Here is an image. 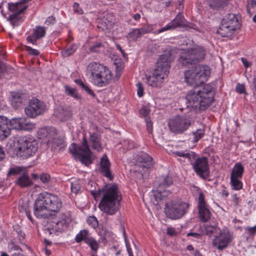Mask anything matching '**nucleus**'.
Wrapping results in <instances>:
<instances>
[{"label":"nucleus","instance_id":"nucleus-1","mask_svg":"<svg viewBox=\"0 0 256 256\" xmlns=\"http://www.w3.org/2000/svg\"><path fill=\"white\" fill-rule=\"evenodd\" d=\"M90 193L96 200L102 196L98 208L106 214L114 215L119 210L121 198L116 185L106 186L102 190L90 191Z\"/></svg>","mask_w":256,"mask_h":256},{"label":"nucleus","instance_id":"nucleus-2","mask_svg":"<svg viewBox=\"0 0 256 256\" xmlns=\"http://www.w3.org/2000/svg\"><path fill=\"white\" fill-rule=\"evenodd\" d=\"M214 96L213 88L210 84L196 87L186 95L187 106L196 111L205 110L212 104Z\"/></svg>","mask_w":256,"mask_h":256},{"label":"nucleus","instance_id":"nucleus-3","mask_svg":"<svg viewBox=\"0 0 256 256\" xmlns=\"http://www.w3.org/2000/svg\"><path fill=\"white\" fill-rule=\"evenodd\" d=\"M62 206V200L58 196L48 192L40 193L34 202V214L38 218H46L52 215V212H58Z\"/></svg>","mask_w":256,"mask_h":256},{"label":"nucleus","instance_id":"nucleus-4","mask_svg":"<svg viewBox=\"0 0 256 256\" xmlns=\"http://www.w3.org/2000/svg\"><path fill=\"white\" fill-rule=\"evenodd\" d=\"M122 68L116 66L114 77H112L111 71L106 66L92 62L86 68L87 74L91 79L92 82L99 87H104L108 85L112 80L114 82L118 80L121 76Z\"/></svg>","mask_w":256,"mask_h":256},{"label":"nucleus","instance_id":"nucleus-5","mask_svg":"<svg viewBox=\"0 0 256 256\" xmlns=\"http://www.w3.org/2000/svg\"><path fill=\"white\" fill-rule=\"evenodd\" d=\"M170 62V54H162L157 60L155 68L152 75L146 77L148 85L155 88H160L167 78L169 72Z\"/></svg>","mask_w":256,"mask_h":256},{"label":"nucleus","instance_id":"nucleus-6","mask_svg":"<svg viewBox=\"0 0 256 256\" xmlns=\"http://www.w3.org/2000/svg\"><path fill=\"white\" fill-rule=\"evenodd\" d=\"M210 74V68L207 66H192L185 71L184 81L189 86H198L206 81Z\"/></svg>","mask_w":256,"mask_h":256},{"label":"nucleus","instance_id":"nucleus-7","mask_svg":"<svg viewBox=\"0 0 256 256\" xmlns=\"http://www.w3.org/2000/svg\"><path fill=\"white\" fill-rule=\"evenodd\" d=\"M172 154L174 156H180L186 158L190 162L196 160L192 164V167L196 174L202 178L206 179L209 176L208 165L206 158H196V154L192 152L176 151Z\"/></svg>","mask_w":256,"mask_h":256},{"label":"nucleus","instance_id":"nucleus-8","mask_svg":"<svg viewBox=\"0 0 256 256\" xmlns=\"http://www.w3.org/2000/svg\"><path fill=\"white\" fill-rule=\"evenodd\" d=\"M205 54V50L202 47H194L182 52L178 59L179 64L182 66L195 64L203 60Z\"/></svg>","mask_w":256,"mask_h":256},{"label":"nucleus","instance_id":"nucleus-9","mask_svg":"<svg viewBox=\"0 0 256 256\" xmlns=\"http://www.w3.org/2000/svg\"><path fill=\"white\" fill-rule=\"evenodd\" d=\"M82 140V146H78L73 143L70 145L69 149L70 153L78 157L82 163L88 166L92 163V152L85 136H83Z\"/></svg>","mask_w":256,"mask_h":256},{"label":"nucleus","instance_id":"nucleus-10","mask_svg":"<svg viewBox=\"0 0 256 256\" xmlns=\"http://www.w3.org/2000/svg\"><path fill=\"white\" fill-rule=\"evenodd\" d=\"M189 208V204L185 202H178L172 200L165 205L164 212L166 216L172 220L181 218Z\"/></svg>","mask_w":256,"mask_h":256},{"label":"nucleus","instance_id":"nucleus-11","mask_svg":"<svg viewBox=\"0 0 256 256\" xmlns=\"http://www.w3.org/2000/svg\"><path fill=\"white\" fill-rule=\"evenodd\" d=\"M192 118L189 116L178 115L168 120L170 130L175 134H181L186 131L192 124Z\"/></svg>","mask_w":256,"mask_h":256},{"label":"nucleus","instance_id":"nucleus-12","mask_svg":"<svg viewBox=\"0 0 256 256\" xmlns=\"http://www.w3.org/2000/svg\"><path fill=\"white\" fill-rule=\"evenodd\" d=\"M32 0H20L19 2L15 3H8V9L10 11L13 12L10 15L8 20L14 28L18 26V22L20 19L19 15L22 13L28 8L26 4Z\"/></svg>","mask_w":256,"mask_h":256},{"label":"nucleus","instance_id":"nucleus-13","mask_svg":"<svg viewBox=\"0 0 256 256\" xmlns=\"http://www.w3.org/2000/svg\"><path fill=\"white\" fill-rule=\"evenodd\" d=\"M19 156L23 158H26L32 156L38 150V144L34 141H32L26 138H22L18 141Z\"/></svg>","mask_w":256,"mask_h":256},{"label":"nucleus","instance_id":"nucleus-14","mask_svg":"<svg viewBox=\"0 0 256 256\" xmlns=\"http://www.w3.org/2000/svg\"><path fill=\"white\" fill-rule=\"evenodd\" d=\"M46 110V106L42 102L37 98L31 100L28 106L25 108L26 114L30 118L36 116L43 114Z\"/></svg>","mask_w":256,"mask_h":256},{"label":"nucleus","instance_id":"nucleus-15","mask_svg":"<svg viewBox=\"0 0 256 256\" xmlns=\"http://www.w3.org/2000/svg\"><path fill=\"white\" fill-rule=\"evenodd\" d=\"M232 240V236L228 230L221 231L218 236H215L212 245L215 248L221 251L226 248Z\"/></svg>","mask_w":256,"mask_h":256},{"label":"nucleus","instance_id":"nucleus-16","mask_svg":"<svg viewBox=\"0 0 256 256\" xmlns=\"http://www.w3.org/2000/svg\"><path fill=\"white\" fill-rule=\"evenodd\" d=\"M11 128L18 130H32L36 128V124L24 117L14 118L8 120Z\"/></svg>","mask_w":256,"mask_h":256},{"label":"nucleus","instance_id":"nucleus-17","mask_svg":"<svg viewBox=\"0 0 256 256\" xmlns=\"http://www.w3.org/2000/svg\"><path fill=\"white\" fill-rule=\"evenodd\" d=\"M154 164L152 158L146 153L139 154L136 158V166L139 167L140 172H144L150 168Z\"/></svg>","mask_w":256,"mask_h":256},{"label":"nucleus","instance_id":"nucleus-18","mask_svg":"<svg viewBox=\"0 0 256 256\" xmlns=\"http://www.w3.org/2000/svg\"><path fill=\"white\" fill-rule=\"evenodd\" d=\"M198 208L200 220L202 222L208 221L210 217V212L204 201V195L202 192L198 196Z\"/></svg>","mask_w":256,"mask_h":256},{"label":"nucleus","instance_id":"nucleus-19","mask_svg":"<svg viewBox=\"0 0 256 256\" xmlns=\"http://www.w3.org/2000/svg\"><path fill=\"white\" fill-rule=\"evenodd\" d=\"M11 96V104L14 108H18L23 106L28 102V98L26 96L22 93L12 92Z\"/></svg>","mask_w":256,"mask_h":256},{"label":"nucleus","instance_id":"nucleus-20","mask_svg":"<svg viewBox=\"0 0 256 256\" xmlns=\"http://www.w3.org/2000/svg\"><path fill=\"white\" fill-rule=\"evenodd\" d=\"M11 130L8 126V120L7 118L0 116V140H3L10 134Z\"/></svg>","mask_w":256,"mask_h":256},{"label":"nucleus","instance_id":"nucleus-21","mask_svg":"<svg viewBox=\"0 0 256 256\" xmlns=\"http://www.w3.org/2000/svg\"><path fill=\"white\" fill-rule=\"evenodd\" d=\"M114 24L112 17L110 16H106L98 21L97 28L106 32L107 30L113 27Z\"/></svg>","mask_w":256,"mask_h":256},{"label":"nucleus","instance_id":"nucleus-22","mask_svg":"<svg viewBox=\"0 0 256 256\" xmlns=\"http://www.w3.org/2000/svg\"><path fill=\"white\" fill-rule=\"evenodd\" d=\"M100 165L101 173L106 177L112 180V176L110 170V163L106 154L100 158Z\"/></svg>","mask_w":256,"mask_h":256},{"label":"nucleus","instance_id":"nucleus-23","mask_svg":"<svg viewBox=\"0 0 256 256\" xmlns=\"http://www.w3.org/2000/svg\"><path fill=\"white\" fill-rule=\"evenodd\" d=\"M15 184L22 188H24L32 186L33 182L30 178L28 173L25 172L18 176L17 179L15 180Z\"/></svg>","mask_w":256,"mask_h":256},{"label":"nucleus","instance_id":"nucleus-24","mask_svg":"<svg viewBox=\"0 0 256 256\" xmlns=\"http://www.w3.org/2000/svg\"><path fill=\"white\" fill-rule=\"evenodd\" d=\"M222 22L226 24V25H228L230 28H232L233 30L234 31L240 28L238 19L236 15L233 14H228L226 18L222 20Z\"/></svg>","mask_w":256,"mask_h":256},{"label":"nucleus","instance_id":"nucleus-25","mask_svg":"<svg viewBox=\"0 0 256 256\" xmlns=\"http://www.w3.org/2000/svg\"><path fill=\"white\" fill-rule=\"evenodd\" d=\"M55 114L60 121H66L70 118L72 114L67 108L58 106L55 112Z\"/></svg>","mask_w":256,"mask_h":256},{"label":"nucleus","instance_id":"nucleus-26","mask_svg":"<svg viewBox=\"0 0 256 256\" xmlns=\"http://www.w3.org/2000/svg\"><path fill=\"white\" fill-rule=\"evenodd\" d=\"M90 142L92 148L98 152L102 149L100 142V136L96 133H92L90 135Z\"/></svg>","mask_w":256,"mask_h":256},{"label":"nucleus","instance_id":"nucleus-27","mask_svg":"<svg viewBox=\"0 0 256 256\" xmlns=\"http://www.w3.org/2000/svg\"><path fill=\"white\" fill-rule=\"evenodd\" d=\"M234 32L232 28H230V26L228 27V25L222 22V24L216 32L222 37H227L232 36Z\"/></svg>","mask_w":256,"mask_h":256},{"label":"nucleus","instance_id":"nucleus-28","mask_svg":"<svg viewBox=\"0 0 256 256\" xmlns=\"http://www.w3.org/2000/svg\"><path fill=\"white\" fill-rule=\"evenodd\" d=\"M55 133V130L53 128H42L38 131V138L42 139L44 138H52V134Z\"/></svg>","mask_w":256,"mask_h":256},{"label":"nucleus","instance_id":"nucleus-29","mask_svg":"<svg viewBox=\"0 0 256 256\" xmlns=\"http://www.w3.org/2000/svg\"><path fill=\"white\" fill-rule=\"evenodd\" d=\"M47 142L48 144H52V146L55 148L58 147L60 150L65 146L64 140L59 136L52 138V140L48 139Z\"/></svg>","mask_w":256,"mask_h":256},{"label":"nucleus","instance_id":"nucleus-30","mask_svg":"<svg viewBox=\"0 0 256 256\" xmlns=\"http://www.w3.org/2000/svg\"><path fill=\"white\" fill-rule=\"evenodd\" d=\"M244 171V168L240 163H236L231 172L230 176L233 178H242Z\"/></svg>","mask_w":256,"mask_h":256},{"label":"nucleus","instance_id":"nucleus-31","mask_svg":"<svg viewBox=\"0 0 256 256\" xmlns=\"http://www.w3.org/2000/svg\"><path fill=\"white\" fill-rule=\"evenodd\" d=\"M172 184V179L171 176H165L163 178L162 182L158 184V192L160 194L162 192V188L168 186Z\"/></svg>","mask_w":256,"mask_h":256},{"label":"nucleus","instance_id":"nucleus-32","mask_svg":"<svg viewBox=\"0 0 256 256\" xmlns=\"http://www.w3.org/2000/svg\"><path fill=\"white\" fill-rule=\"evenodd\" d=\"M174 28L180 26L184 24L185 20L183 16L178 14L176 17L170 22Z\"/></svg>","mask_w":256,"mask_h":256},{"label":"nucleus","instance_id":"nucleus-33","mask_svg":"<svg viewBox=\"0 0 256 256\" xmlns=\"http://www.w3.org/2000/svg\"><path fill=\"white\" fill-rule=\"evenodd\" d=\"M89 232L86 230H81L76 236L75 241L79 243L82 240H84L86 242V240L88 238Z\"/></svg>","mask_w":256,"mask_h":256},{"label":"nucleus","instance_id":"nucleus-34","mask_svg":"<svg viewBox=\"0 0 256 256\" xmlns=\"http://www.w3.org/2000/svg\"><path fill=\"white\" fill-rule=\"evenodd\" d=\"M85 242L90 248L92 250L95 252L98 250L99 248V244L92 237H88V238H86Z\"/></svg>","mask_w":256,"mask_h":256},{"label":"nucleus","instance_id":"nucleus-35","mask_svg":"<svg viewBox=\"0 0 256 256\" xmlns=\"http://www.w3.org/2000/svg\"><path fill=\"white\" fill-rule=\"evenodd\" d=\"M240 178H233L230 176V184L232 188L235 190H240L242 188V184L240 180Z\"/></svg>","mask_w":256,"mask_h":256},{"label":"nucleus","instance_id":"nucleus-36","mask_svg":"<svg viewBox=\"0 0 256 256\" xmlns=\"http://www.w3.org/2000/svg\"><path fill=\"white\" fill-rule=\"evenodd\" d=\"M64 88L67 94L72 96L76 100H79L80 98V95L78 94L76 88H72L68 86H66Z\"/></svg>","mask_w":256,"mask_h":256},{"label":"nucleus","instance_id":"nucleus-37","mask_svg":"<svg viewBox=\"0 0 256 256\" xmlns=\"http://www.w3.org/2000/svg\"><path fill=\"white\" fill-rule=\"evenodd\" d=\"M53 228L57 232H61L64 228H66L67 223L64 220L54 222Z\"/></svg>","mask_w":256,"mask_h":256},{"label":"nucleus","instance_id":"nucleus-38","mask_svg":"<svg viewBox=\"0 0 256 256\" xmlns=\"http://www.w3.org/2000/svg\"><path fill=\"white\" fill-rule=\"evenodd\" d=\"M26 171L24 170L20 166H16L14 168H12L10 169L8 172V176H18L22 174Z\"/></svg>","mask_w":256,"mask_h":256},{"label":"nucleus","instance_id":"nucleus-39","mask_svg":"<svg viewBox=\"0 0 256 256\" xmlns=\"http://www.w3.org/2000/svg\"><path fill=\"white\" fill-rule=\"evenodd\" d=\"M74 82L80 86L82 89L85 90L88 94L93 97L95 96L96 95L94 92L90 90L87 85L85 84L82 80L80 79H76L74 80Z\"/></svg>","mask_w":256,"mask_h":256},{"label":"nucleus","instance_id":"nucleus-40","mask_svg":"<svg viewBox=\"0 0 256 256\" xmlns=\"http://www.w3.org/2000/svg\"><path fill=\"white\" fill-rule=\"evenodd\" d=\"M46 34L45 28L42 26H36L34 30L33 36L36 38H40L44 37Z\"/></svg>","mask_w":256,"mask_h":256},{"label":"nucleus","instance_id":"nucleus-41","mask_svg":"<svg viewBox=\"0 0 256 256\" xmlns=\"http://www.w3.org/2000/svg\"><path fill=\"white\" fill-rule=\"evenodd\" d=\"M219 228L216 226L206 224L204 226V231L207 235L211 236L213 233H218L220 232Z\"/></svg>","mask_w":256,"mask_h":256},{"label":"nucleus","instance_id":"nucleus-42","mask_svg":"<svg viewBox=\"0 0 256 256\" xmlns=\"http://www.w3.org/2000/svg\"><path fill=\"white\" fill-rule=\"evenodd\" d=\"M104 48V46L102 42H96L90 46L89 50L92 52H99Z\"/></svg>","mask_w":256,"mask_h":256},{"label":"nucleus","instance_id":"nucleus-43","mask_svg":"<svg viewBox=\"0 0 256 256\" xmlns=\"http://www.w3.org/2000/svg\"><path fill=\"white\" fill-rule=\"evenodd\" d=\"M141 36L138 28H134L128 34V38L130 40L136 41Z\"/></svg>","mask_w":256,"mask_h":256},{"label":"nucleus","instance_id":"nucleus-44","mask_svg":"<svg viewBox=\"0 0 256 256\" xmlns=\"http://www.w3.org/2000/svg\"><path fill=\"white\" fill-rule=\"evenodd\" d=\"M210 6L214 9H218L224 3V0H209Z\"/></svg>","mask_w":256,"mask_h":256},{"label":"nucleus","instance_id":"nucleus-45","mask_svg":"<svg viewBox=\"0 0 256 256\" xmlns=\"http://www.w3.org/2000/svg\"><path fill=\"white\" fill-rule=\"evenodd\" d=\"M81 189V186L78 180H74L71 182V191L72 192L76 194Z\"/></svg>","mask_w":256,"mask_h":256},{"label":"nucleus","instance_id":"nucleus-46","mask_svg":"<svg viewBox=\"0 0 256 256\" xmlns=\"http://www.w3.org/2000/svg\"><path fill=\"white\" fill-rule=\"evenodd\" d=\"M88 225L92 226L94 228H96L98 226V222L96 218L94 216H90L86 220Z\"/></svg>","mask_w":256,"mask_h":256},{"label":"nucleus","instance_id":"nucleus-47","mask_svg":"<svg viewBox=\"0 0 256 256\" xmlns=\"http://www.w3.org/2000/svg\"><path fill=\"white\" fill-rule=\"evenodd\" d=\"M75 51V48L72 46H70L62 51V54L64 57H68L73 54Z\"/></svg>","mask_w":256,"mask_h":256},{"label":"nucleus","instance_id":"nucleus-48","mask_svg":"<svg viewBox=\"0 0 256 256\" xmlns=\"http://www.w3.org/2000/svg\"><path fill=\"white\" fill-rule=\"evenodd\" d=\"M152 26H148L146 27L138 28L141 36L144 34L150 33L152 31Z\"/></svg>","mask_w":256,"mask_h":256},{"label":"nucleus","instance_id":"nucleus-49","mask_svg":"<svg viewBox=\"0 0 256 256\" xmlns=\"http://www.w3.org/2000/svg\"><path fill=\"white\" fill-rule=\"evenodd\" d=\"M194 135V141L197 142L204 135V132L200 130H197L195 132H193Z\"/></svg>","mask_w":256,"mask_h":256},{"label":"nucleus","instance_id":"nucleus-50","mask_svg":"<svg viewBox=\"0 0 256 256\" xmlns=\"http://www.w3.org/2000/svg\"><path fill=\"white\" fill-rule=\"evenodd\" d=\"M26 50L29 54L32 56H38L40 54V52L38 50L32 48L28 46H26Z\"/></svg>","mask_w":256,"mask_h":256},{"label":"nucleus","instance_id":"nucleus-51","mask_svg":"<svg viewBox=\"0 0 256 256\" xmlns=\"http://www.w3.org/2000/svg\"><path fill=\"white\" fill-rule=\"evenodd\" d=\"M40 178L44 184H46L50 180V176L48 174L43 173L40 176Z\"/></svg>","mask_w":256,"mask_h":256},{"label":"nucleus","instance_id":"nucleus-52","mask_svg":"<svg viewBox=\"0 0 256 256\" xmlns=\"http://www.w3.org/2000/svg\"><path fill=\"white\" fill-rule=\"evenodd\" d=\"M146 130L148 133L151 134L152 132V124L149 118H146Z\"/></svg>","mask_w":256,"mask_h":256},{"label":"nucleus","instance_id":"nucleus-53","mask_svg":"<svg viewBox=\"0 0 256 256\" xmlns=\"http://www.w3.org/2000/svg\"><path fill=\"white\" fill-rule=\"evenodd\" d=\"M136 86L138 88V92H137L138 95L140 97H141L143 96V94H144V92H143L144 88H143L142 84L141 82H138Z\"/></svg>","mask_w":256,"mask_h":256},{"label":"nucleus","instance_id":"nucleus-54","mask_svg":"<svg viewBox=\"0 0 256 256\" xmlns=\"http://www.w3.org/2000/svg\"><path fill=\"white\" fill-rule=\"evenodd\" d=\"M74 10L75 12L78 14H81L83 13L82 10L80 8V5L77 2H74L73 6Z\"/></svg>","mask_w":256,"mask_h":256},{"label":"nucleus","instance_id":"nucleus-55","mask_svg":"<svg viewBox=\"0 0 256 256\" xmlns=\"http://www.w3.org/2000/svg\"><path fill=\"white\" fill-rule=\"evenodd\" d=\"M172 29H174V26H172V24L170 22L167 25H166L165 26L163 27L161 29L158 30V34L161 33L164 31L172 30Z\"/></svg>","mask_w":256,"mask_h":256},{"label":"nucleus","instance_id":"nucleus-56","mask_svg":"<svg viewBox=\"0 0 256 256\" xmlns=\"http://www.w3.org/2000/svg\"><path fill=\"white\" fill-rule=\"evenodd\" d=\"M150 110H149L146 107L142 108L140 111V113L141 115L144 116L146 117V118H148V116L149 114Z\"/></svg>","mask_w":256,"mask_h":256},{"label":"nucleus","instance_id":"nucleus-57","mask_svg":"<svg viewBox=\"0 0 256 256\" xmlns=\"http://www.w3.org/2000/svg\"><path fill=\"white\" fill-rule=\"evenodd\" d=\"M245 87L244 84H238L236 88V90L237 92H239L240 94H243L245 92L244 91Z\"/></svg>","mask_w":256,"mask_h":256},{"label":"nucleus","instance_id":"nucleus-58","mask_svg":"<svg viewBox=\"0 0 256 256\" xmlns=\"http://www.w3.org/2000/svg\"><path fill=\"white\" fill-rule=\"evenodd\" d=\"M55 22V18L53 16H49L45 21V24L48 26L52 24Z\"/></svg>","mask_w":256,"mask_h":256},{"label":"nucleus","instance_id":"nucleus-59","mask_svg":"<svg viewBox=\"0 0 256 256\" xmlns=\"http://www.w3.org/2000/svg\"><path fill=\"white\" fill-rule=\"evenodd\" d=\"M6 72L5 66L2 63H0V77L4 76Z\"/></svg>","mask_w":256,"mask_h":256},{"label":"nucleus","instance_id":"nucleus-60","mask_svg":"<svg viewBox=\"0 0 256 256\" xmlns=\"http://www.w3.org/2000/svg\"><path fill=\"white\" fill-rule=\"evenodd\" d=\"M246 230L250 234L254 235L256 233V226L253 227H247Z\"/></svg>","mask_w":256,"mask_h":256},{"label":"nucleus","instance_id":"nucleus-61","mask_svg":"<svg viewBox=\"0 0 256 256\" xmlns=\"http://www.w3.org/2000/svg\"><path fill=\"white\" fill-rule=\"evenodd\" d=\"M38 38L34 37V36H28L27 38V40L28 42H30L32 43V44H35V45H36L37 44H36V40Z\"/></svg>","mask_w":256,"mask_h":256},{"label":"nucleus","instance_id":"nucleus-62","mask_svg":"<svg viewBox=\"0 0 256 256\" xmlns=\"http://www.w3.org/2000/svg\"><path fill=\"white\" fill-rule=\"evenodd\" d=\"M166 233L168 234L173 236L176 234L175 230L172 228H168L166 229Z\"/></svg>","mask_w":256,"mask_h":256},{"label":"nucleus","instance_id":"nucleus-63","mask_svg":"<svg viewBox=\"0 0 256 256\" xmlns=\"http://www.w3.org/2000/svg\"><path fill=\"white\" fill-rule=\"evenodd\" d=\"M187 236H192L196 238H200L202 235L196 232H189L187 234Z\"/></svg>","mask_w":256,"mask_h":256},{"label":"nucleus","instance_id":"nucleus-64","mask_svg":"<svg viewBox=\"0 0 256 256\" xmlns=\"http://www.w3.org/2000/svg\"><path fill=\"white\" fill-rule=\"evenodd\" d=\"M6 156L5 152L2 149V146L0 145V161L2 160Z\"/></svg>","mask_w":256,"mask_h":256}]
</instances>
